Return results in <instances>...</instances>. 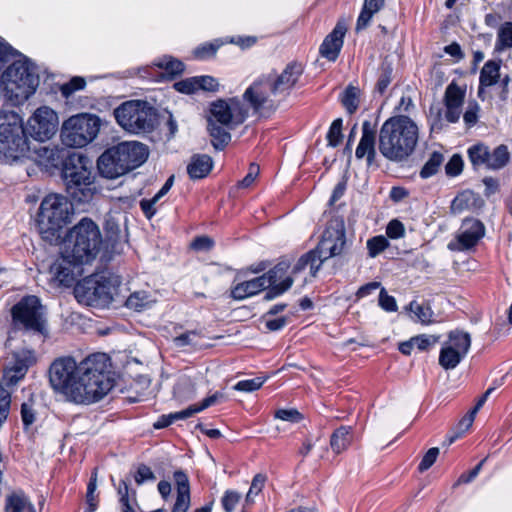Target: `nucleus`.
Returning <instances> with one entry per match:
<instances>
[{"instance_id": "1", "label": "nucleus", "mask_w": 512, "mask_h": 512, "mask_svg": "<svg viewBox=\"0 0 512 512\" xmlns=\"http://www.w3.org/2000/svg\"><path fill=\"white\" fill-rule=\"evenodd\" d=\"M109 367V358L104 353L92 354L79 364L71 357H62L51 364L49 382L66 400L89 405L101 400L113 388Z\"/></svg>"}, {"instance_id": "2", "label": "nucleus", "mask_w": 512, "mask_h": 512, "mask_svg": "<svg viewBox=\"0 0 512 512\" xmlns=\"http://www.w3.org/2000/svg\"><path fill=\"white\" fill-rule=\"evenodd\" d=\"M419 141V127L405 115L388 118L378 135V149L384 158L392 162H403L415 151Z\"/></svg>"}, {"instance_id": "3", "label": "nucleus", "mask_w": 512, "mask_h": 512, "mask_svg": "<svg viewBox=\"0 0 512 512\" xmlns=\"http://www.w3.org/2000/svg\"><path fill=\"white\" fill-rule=\"evenodd\" d=\"M93 165L91 160L79 152H69L62 161L61 178L70 199L83 204L95 193Z\"/></svg>"}, {"instance_id": "4", "label": "nucleus", "mask_w": 512, "mask_h": 512, "mask_svg": "<svg viewBox=\"0 0 512 512\" xmlns=\"http://www.w3.org/2000/svg\"><path fill=\"white\" fill-rule=\"evenodd\" d=\"M346 245L345 223L341 218L331 219L322 234V238L315 249L303 254L292 269L297 274L308 266L312 276H316L324 261L341 255Z\"/></svg>"}, {"instance_id": "5", "label": "nucleus", "mask_w": 512, "mask_h": 512, "mask_svg": "<svg viewBox=\"0 0 512 512\" xmlns=\"http://www.w3.org/2000/svg\"><path fill=\"white\" fill-rule=\"evenodd\" d=\"M101 244L99 227L91 219L83 218L65 235L63 249L77 261L88 264L96 258Z\"/></svg>"}, {"instance_id": "6", "label": "nucleus", "mask_w": 512, "mask_h": 512, "mask_svg": "<svg viewBox=\"0 0 512 512\" xmlns=\"http://www.w3.org/2000/svg\"><path fill=\"white\" fill-rule=\"evenodd\" d=\"M71 204L66 197L51 194L40 204L37 225L41 237L56 242L61 237L62 228L69 222Z\"/></svg>"}, {"instance_id": "7", "label": "nucleus", "mask_w": 512, "mask_h": 512, "mask_svg": "<svg viewBox=\"0 0 512 512\" xmlns=\"http://www.w3.org/2000/svg\"><path fill=\"white\" fill-rule=\"evenodd\" d=\"M117 123L133 134L152 132L158 123L157 110L148 102L130 100L114 110Z\"/></svg>"}, {"instance_id": "8", "label": "nucleus", "mask_w": 512, "mask_h": 512, "mask_svg": "<svg viewBox=\"0 0 512 512\" xmlns=\"http://www.w3.org/2000/svg\"><path fill=\"white\" fill-rule=\"evenodd\" d=\"M29 151L22 118L15 112H0V153L18 159Z\"/></svg>"}, {"instance_id": "9", "label": "nucleus", "mask_w": 512, "mask_h": 512, "mask_svg": "<svg viewBox=\"0 0 512 512\" xmlns=\"http://www.w3.org/2000/svg\"><path fill=\"white\" fill-rule=\"evenodd\" d=\"M100 118L92 114H77L67 119L61 127V141L67 147H84L97 136Z\"/></svg>"}, {"instance_id": "10", "label": "nucleus", "mask_w": 512, "mask_h": 512, "mask_svg": "<svg viewBox=\"0 0 512 512\" xmlns=\"http://www.w3.org/2000/svg\"><path fill=\"white\" fill-rule=\"evenodd\" d=\"M6 89L22 98L32 95L39 85L36 67L28 58L14 61L2 74Z\"/></svg>"}, {"instance_id": "11", "label": "nucleus", "mask_w": 512, "mask_h": 512, "mask_svg": "<svg viewBox=\"0 0 512 512\" xmlns=\"http://www.w3.org/2000/svg\"><path fill=\"white\" fill-rule=\"evenodd\" d=\"M243 101L248 110L250 108L254 114L266 117L276 111L281 99L274 94L269 77L262 75L245 90Z\"/></svg>"}, {"instance_id": "12", "label": "nucleus", "mask_w": 512, "mask_h": 512, "mask_svg": "<svg viewBox=\"0 0 512 512\" xmlns=\"http://www.w3.org/2000/svg\"><path fill=\"white\" fill-rule=\"evenodd\" d=\"M74 296L80 304L91 307H105L113 299L110 282L101 275H91L77 282Z\"/></svg>"}, {"instance_id": "13", "label": "nucleus", "mask_w": 512, "mask_h": 512, "mask_svg": "<svg viewBox=\"0 0 512 512\" xmlns=\"http://www.w3.org/2000/svg\"><path fill=\"white\" fill-rule=\"evenodd\" d=\"M14 323L22 325L26 330L43 333L45 319L43 306L38 297L28 295L23 297L11 309Z\"/></svg>"}, {"instance_id": "14", "label": "nucleus", "mask_w": 512, "mask_h": 512, "mask_svg": "<svg viewBox=\"0 0 512 512\" xmlns=\"http://www.w3.org/2000/svg\"><path fill=\"white\" fill-rule=\"evenodd\" d=\"M58 116L47 106L38 108L27 122L25 129L37 141L49 140L57 131Z\"/></svg>"}, {"instance_id": "15", "label": "nucleus", "mask_w": 512, "mask_h": 512, "mask_svg": "<svg viewBox=\"0 0 512 512\" xmlns=\"http://www.w3.org/2000/svg\"><path fill=\"white\" fill-rule=\"evenodd\" d=\"M211 117L215 123L223 126L241 124L248 117V109L238 98H231L229 101L219 99L211 104Z\"/></svg>"}, {"instance_id": "16", "label": "nucleus", "mask_w": 512, "mask_h": 512, "mask_svg": "<svg viewBox=\"0 0 512 512\" xmlns=\"http://www.w3.org/2000/svg\"><path fill=\"white\" fill-rule=\"evenodd\" d=\"M84 264L86 263L77 261L63 249L60 257L51 265L50 272L61 285L70 287L82 275Z\"/></svg>"}, {"instance_id": "17", "label": "nucleus", "mask_w": 512, "mask_h": 512, "mask_svg": "<svg viewBox=\"0 0 512 512\" xmlns=\"http://www.w3.org/2000/svg\"><path fill=\"white\" fill-rule=\"evenodd\" d=\"M303 71L304 68L302 64L293 61L287 64L280 74H268L265 76L269 77V83L272 86L274 94H276L282 101L296 86L301 75L303 74Z\"/></svg>"}, {"instance_id": "18", "label": "nucleus", "mask_w": 512, "mask_h": 512, "mask_svg": "<svg viewBox=\"0 0 512 512\" xmlns=\"http://www.w3.org/2000/svg\"><path fill=\"white\" fill-rule=\"evenodd\" d=\"M484 234L485 226L480 220L465 218L456 235V243H450L448 247L450 250H469L477 245Z\"/></svg>"}, {"instance_id": "19", "label": "nucleus", "mask_w": 512, "mask_h": 512, "mask_svg": "<svg viewBox=\"0 0 512 512\" xmlns=\"http://www.w3.org/2000/svg\"><path fill=\"white\" fill-rule=\"evenodd\" d=\"M117 147L126 173L141 166L149 155L147 146L137 141L121 142Z\"/></svg>"}, {"instance_id": "20", "label": "nucleus", "mask_w": 512, "mask_h": 512, "mask_svg": "<svg viewBox=\"0 0 512 512\" xmlns=\"http://www.w3.org/2000/svg\"><path fill=\"white\" fill-rule=\"evenodd\" d=\"M121 161V155L117 145L112 146L105 150L98 158V171L105 178L116 179L126 174L125 168L123 167V163Z\"/></svg>"}, {"instance_id": "21", "label": "nucleus", "mask_w": 512, "mask_h": 512, "mask_svg": "<svg viewBox=\"0 0 512 512\" xmlns=\"http://www.w3.org/2000/svg\"><path fill=\"white\" fill-rule=\"evenodd\" d=\"M357 159L366 157L367 164H373L376 158V130L368 120L362 124V135L355 151Z\"/></svg>"}, {"instance_id": "22", "label": "nucleus", "mask_w": 512, "mask_h": 512, "mask_svg": "<svg viewBox=\"0 0 512 512\" xmlns=\"http://www.w3.org/2000/svg\"><path fill=\"white\" fill-rule=\"evenodd\" d=\"M346 31L345 23L338 21L332 32L325 37L320 46L319 52L322 57L329 61H335L338 58Z\"/></svg>"}, {"instance_id": "23", "label": "nucleus", "mask_w": 512, "mask_h": 512, "mask_svg": "<svg viewBox=\"0 0 512 512\" xmlns=\"http://www.w3.org/2000/svg\"><path fill=\"white\" fill-rule=\"evenodd\" d=\"M267 286H269V281L261 275L233 286L231 289V297L235 300H243L258 294L266 289Z\"/></svg>"}, {"instance_id": "24", "label": "nucleus", "mask_w": 512, "mask_h": 512, "mask_svg": "<svg viewBox=\"0 0 512 512\" xmlns=\"http://www.w3.org/2000/svg\"><path fill=\"white\" fill-rule=\"evenodd\" d=\"M213 167V160L207 154H194L187 165V173L193 180L206 177Z\"/></svg>"}, {"instance_id": "25", "label": "nucleus", "mask_w": 512, "mask_h": 512, "mask_svg": "<svg viewBox=\"0 0 512 512\" xmlns=\"http://www.w3.org/2000/svg\"><path fill=\"white\" fill-rule=\"evenodd\" d=\"M501 61L489 60L480 71L478 96L484 98V88L496 84L500 79Z\"/></svg>"}, {"instance_id": "26", "label": "nucleus", "mask_w": 512, "mask_h": 512, "mask_svg": "<svg viewBox=\"0 0 512 512\" xmlns=\"http://www.w3.org/2000/svg\"><path fill=\"white\" fill-rule=\"evenodd\" d=\"M4 512H36V509L23 491H16L6 496Z\"/></svg>"}, {"instance_id": "27", "label": "nucleus", "mask_w": 512, "mask_h": 512, "mask_svg": "<svg viewBox=\"0 0 512 512\" xmlns=\"http://www.w3.org/2000/svg\"><path fill=\"white\" fill-rule=\"evenodd\" d=\"M352 442V427L340 426L330 437V446L334 453L340 454L345 451Z\"/></svg>"}, {"instance_id": "28", "label": "nucleus", "mask_w": 512, "mask_h": 512, "mask_svg": "<svg viewBox=\"0 0 512 512\" xmlns=\"http://www.w3.org/2000/svg\"><path fill=\"white\" fill-rule=\"evenodd\" d=\"M384 4L385 0H364L362 10L357 19L356 30L365 29L372 17L384 7Z\"/></svg>"}, {"instance_id": "29", "label": "nucleus", "mask_w": 512, "mask_h": 512, "mask_svg": "<svg viewBox=\"0 0 512 512\" xmlns=\"http://www.w3.org/2000/svg\"><path fill=\"white\" fill-rule=\"evenodd\" d=\"M226 126L217 124L213 119H208V131L212 138L211 143L216 150H223L231 140L230 133Z\"/></svg>"}, {"instance_id": "30", "label": "nucleus", "mask_w": 512, "mask_h": 512, "mask_svg": "<svg viewBox=\"0 0 512 512\" xmlns=\"http://www.w3.org/2000/svg\"><path fill=\"white\" fill-rule=\"evenodd\" d=\"M445 344L466 356L471 346V338L467 332L454 330L449 333L448 340Z\"/></svg>"}, {"instance_id": "31", "label": "nucleus", "mask_w": 512, "mask_h": 512, "mask_svg": "<svg viewBox=\"0 0 512 512\" xmlns=\"http://www.w3.org/2000/svg\"><path fill=\"white\" fill-rule=\"evenodd\" d=\"M393 79V65L385 59L379 68L378 79L374 92L383 95Z\"/></svg>"}, {"instance_id": "32", "label": "nucleus", "mask_w": 512, "mask_h": 512, "mask_svg": "<svg viewBox=\"0 0 512 512\" xmlns=\"http://www.w3.org/2000/svg\"><path fill=\"white\" fill-rule=\"evenodd\" d=\"M467 154L473 167L485 166L488 169V146L483 143L474 144L468 148Z\"/></svg>"}, {"instance_id": "33", "label": "nucleus", "mask_w": 512, "mask_h": 512, "mask_svg": "<svg viewBox=\"0 0 512 512\" xmlns=\"http://www.w3.org/2000/svg\"><path fill=\"white\" fill-rule=\"evenodd\" d=\"M464 357L465 355L461 354L459 351H455L452 347L444 344L439 354V364L445 370H451L454 369Z\"/></svg>"}, {"instance_id": "34", "label": "nucleus", "mask_w": 512, "mask_h": 512, "mask_svg": "<svg viewBox=\"0 0 512 512\" xmlns=\"http://www.w3.org/2000/svg\"><path fill=\"white\" fill-rule=\"evenodd\" d=\"M341 103L348 114H354L360 103V89L353 85H348L342 94Z\"/></svg>"}, {"instance_id": "35", "label": "nucleus", "mask_w": 512, "mask_h": 512, "mask_svg": "<svg viewBox=\"0 0 512 512\" xmlns=\"http://www.w3.org/2000/svg\"><path fill=\"white\" fill-rule=\"evenodd\" d=\"M509 159L510 154L507 146L499 145L492 152L489 150L488 169H501L508 163Z\"/></svg>"}, {"instance_id": "36", "label": "nucleus", "mask_w": 512, "mask_h": 512, "mask_svg": "<svg viewBox=\"0 0 512 512\" xmlns=\"http://www.w3.org/2000/svg\"><path fill=\"white\" fill-rule=\"evenodd\" d=\"M509 48H512V22L506 21L498 29L495 51L503 52Z\"/></svg>"}, {"instance_id": "37", "label": "nucleus", "mask_w": 512, "mask_h": 512, "mask_svg": "<svg viewBox=\"0 0 512 512\" xmlns=\"http://www.w3.org/2000/svg\"><path fill=\"white\" fill-rule=\"evenodd\" d=\"M465 97V90L455 82L450 83L444 95L445 107H462Z\"/></svg>"}, {"instance_id": "38", "label": "nucleus", "mask_w": 512, "mask_h": 512, "mask_svg": "<svg viewBox=\"0 0 512 512\" xmlns=\"http://www.w3.org/2000/svg\"><path fill=\"white\" fill-rule=\"evenodd\" d=\"M154 303L151 296L145 291H136L132 293L126 300L125 305L129 309L142 311L150 307Z\"/></svg>"}, {"instance_id": "39", "label": "nucleus", "mask_w": 512, "mask_h": 512, "mask_svg": "<svg viewBox=\"0 0 512 512\" xmlns=\"http://www.w3.org/2000/svg\"><path fill=\"white\" fill-rule=\"evenodd\" d=\"M443 161L444 155L441 152L434 151L420 170V177L422 179H427L435 175L443 164Z\"/></svg>"}, {"instance_id": "40", "label": "nucleus", "mask_w": 512, "mask_h": 512, "mask_svg": "<svg viewBox=\"0 0 512 512\" xmlns=\"http://www.w3.org/2000/svg\"><path fill=\"white\" fill-rule=\"evenodd\" d=\"M291 264L288 260H281L278 264H276L272 269H270L266 274H263L268 281L269 286L272 284H278V282H282L287 276V272L290 268Z\"/></svg>"}, {"instance_id": "41", "label": "nucleus", "mask_w": 512, "mask_h": 512, "mask_svg": "<svg viewBox=\"0 0 512 512\" xmlns=\"http://www.w3.org/2000/svg\"><path fill=\"white\" fill-rule=\"evenodd\" d=\"M191 417V412L188 410V408L170 413L168 415H162L159 417V419L153 424V427L155 429H163L174 423L178 420H184Z\"/></svg>"}, {"instance_id": "42", "label": "nucleus", "mask_w": 512, "mask_h": 512, "mask_svg": "<svg viewBox=\"0 0 512 512\" xmlns=\"http://www.w3.org/2000/svg\"><path fill=\"white\" fill-rule=\"evenodd\" d=\"M389 246L388 240L382 236H374L367 241V249L370 257L374 258Z\"/></svg>"}, {"instance_id": "43", "label": "nucleus", "mask_w": 512, "mask_h": 512, "mask_svg": "<svg viewBox=\"0 0 512 512\" xmlns=\"http://www.w3.org/2000/svg\"><path fill=\"white\" fill-rule=\"evenodd\" d=\"M342 124L343 120L341 118L335 119L327 133V141L328 145L331 147H337L342 140Z\"/></svg>"}, {"instance_id": "44", "label": "nucleus", "mask_w": 512, "mask_h": 512, "mask_svg": "<svg viewBox=\"0 0 512 512\" xmlns=\"http://www.w3.org/2000/svg\"><path fill=\"white\" fill-rule=\"evenodd\" d=\"M293 282L294 280L292 277H286L282 282L278 284H272L270 286H267L266 288H268V291L265 294L264 298L266 300H271L277 296H280L281 294L290 289Z\"/></svg>"}, {"instance_id": "45", "label": "nucleus", "mask_w": 512, "mask_h": 512, "mask_svg": "<svg viewBox=\"0 0 512 512\" xmlns=\"http://www.w3.org/2000/svg\"><path fill=\"white\" fill-rule=\"evenodd\" d=\"M223 398H224V394L223 393L215 392L214 394H212V395L206 397L205 399H203L200 404L190 405L188 407V410L191 412V417L194 414H196L198 412H201V411L205 410L206 408L214 405L215 403H217L218 401H220Z\"/></svg>"}, {"instance_id": "46", "label": "nucleus", "mask_w": 512, "mask_h": 512, "mask_svg": "<svg viewBox=\"0 0 512 512\" xmlns=\"http://www.w3.org/2000/svg\"><path fill=\"white\" fill-rule=\"evenodd\" d=\"M242 498L241 493L234 490L225 491L221 504L225 512H233Z\"/></svg>"}, {"instance_id": "47", "label": "nucleus", "mask_w": 512, "mask_h": 512, "mask_svg": "<svg viewBox=\"0 0 512 512\" xmlns=\"http://www.w3.org/2000/svg\"><path fill=\"white\" fill-rule=\"evenodd\" d=\"M11 404V395L9 391L0 384V425L7 420Z\"/></svg>"}, {"instance_id": "48", "label": "nucleus", "mask_w": 512, "mask_h": 512, "mask_svg": "<svg viewBox=\"0 0 512 512\" xmlns=\"http://www.w3.org/2000/svg\"><path fill=\"white\" fill-rule=\"evenodd\" d=\"M464 162L460 154H454L445 165V173L448 177H456L463 171Z\"/></svg>"}, {"instance_id": "49", "label": "nucleus", "mask_w": 512, "mask_h": 512, "mask_svg": "<svg viewBox=\"0 0 512 512\" xmlns=\"http://www.w3.org/2000/svg\"><path fill=\"white\" fill-rule=\"evenodd\" d=\"M409 309L415 314L417 319L422 323H429L433 312L428 305H421L416 301H412L409 304Z\"/></svg>"}, {"instance_id": "50", "label": "nucleus", "mask_w": 512, "mask_h": 512, "mask_svg": "<svg viewBox=\"0 0 512 512\" xmlns=\"http://www.w3.org/2000/svg\"><path fill=\"white\" fill-rule=\"evenodd\" d=\"M158 67L163 68L169 75H177L184 71V64L171 57L164 58L156 64Z\"/></svg>"}, {"instance_id": "51", "label": "nucleus", "mask_w": 512, "mask_h": 512, "mask_svg": "<svg viewBox=\"0 0 512 512\" xmlns=\"http://www.w3.org/2000/svg\"><path fill=\"white\" fill-rule=\"evenodd\" d=\"M86 82L82 77H73L69 82L63 84L60 88L62 95L66 98L71 96L74 92L81 90L85 87Z\"/></svg>"}, {"instance_id": "52", "label": "nucleus", "mask_w": 512, "mask_h": 512, "mask_svg": "<svg viewBox=\"0 0 512 512\" xmlns=\"http://www.w3.org/2000/svg\"><path fill=\"white\" fill-rule=\"evenodd\" d=\"M265 382V378L256 377L253 379L241 380L235 384L234 389L242 392H253L258 390Z\"/></svg>"}, {"instance_id": "53", "label": "nucleus", "mask_w": 512, "mask_h": 512, "mask_svg": "<svg viewBox=\"0 0 512 512\" xmlns=\"http://www.w3.org/2000/svg\"><path fill=\"white\" fill-rule=\"evenodd\" d=\"M198 76L196 77H191V78H187L185 80H182V81H179V82H176L174 84V88L178 91V92H181V93H184V94H192L196 91H198Z\"/></svg>"}, {"instance_id": "54", "label": "nucleus", "mask_w": 512, "mask_h": 512, "mask_svg": "<svg viewBox=\"0 0 512 512\" xmlns=\"http://www.w3.org/2000/svg\"><path fill=\"white\" fill-rule=\"evenodd\" d=\"M173 476L177 486V494L190 495V484L187 474L182 470H177Z\"/></svg>"}, {"instance_id": "55", "label": "nucleus", "mask_w": 512, "mask_h": 512, "mask_svg": "<svg viewBox=\"0 0 512 512\" xmlns=\"http://www.w3.org/2000/svg\"><path fill=\"white\" fill-rule=\"evenodd\" d=\"M379 306L387 312H396L398 309L395 298L393 296L388 295L385 288H381L380 290Z\"/></svg>"}, {"instance_id": "56", "label": "nucleus", "mask_w": 512, "mask_h": 512, "mask_svg": "<svg viewBox=\"0 0 512 512\" xmlns=\"http://www.w3.org/2000/svg\"><path fill=\"white\" fill-rule=\"evenodd\" d=\"M386 234L391 239L404 237L405 228L403 223L397 219L391 220L386 227Z\"/></svg>"}, {"instance_id": "57", "label": "nucleus", "mask_w": 512, "mask_h": 512, "mask_svg": "<svg viewBox=\"0 0 512 512\" xmlns=\"http://www.w3.org/2000/svg\"><path fill=\"white\" fill-rule=\"evenodd\" d=\"M438 341V337L435 336H427V335H419L412 337V343H414L415 347L419 351H427L430 347H432Z\"/></svg>"}, {"instance_id": "58", "label": "nucleus", "mask_w": 512, "mask_h": 512, "mask_svg": "<svg viewBox=\"0 0 512 512\" xmlns=\"http://www.w3.org/2000/svg\"><path fill=\"white\" fill-rule=\"evenodd\" d=\"M438 455H439V449L437 447L430 448L423 456V458L418 466V470L420 472H424V471L428 470L435 463Z\"/></svg>"}, {"instance_id": "59", "label": "nucleus", "mask_w": 512, "mask_h": 512, "mask_svg": "<svg viewBox=\"0 0 512 512\" xmlns=\"http://www.w3.org/2000/svg\"><path fill=\"white\" fill-rule=\"evenodd\" d=\"M275 417L291 423H298L303 418L301 413L296 409H279L276 411Z\"/></svg>"}, {"instance_id": "60", "label": "nucleus", "mask_w": 512, "mask_h": 512, "mask_svg": "<svg viewBox=\"0 0 512 512\" xmlns=\"http://www.w3.org/2000/svg\"><path fill=\"white\" fill-rule=\"evenodd\" d=\"M36 419L35 411L31 404L23 403L21 405V420L24 426V429H28Z\"/></svg>"}, {"instance_id": "61", "label": "nucleus", "mask_w": 512, "mask_h": 512, "mask_svg": "<svg viewBox=\"0 0 512 512\" xmlns=\"http://www.w3.org/2000/svg\"><path fill=\"white\" fill-rule=\"evenodd\" d=\"M266 477L261 474H257L254 476L250 489L246 495V502H252V496L257 495L264 487Z\"/></svg>"}, {"instance_id": "62", "label": "nucleus", "mask_w": 512, "mask_h": 512, "mask_svg": "<svg viewBox=\"0 0 512 512\" xmlns=\"http://www.w3.org/2000/svg\"><path fill=\"white\" fill-rule=\"evenodd\" d=\"M260 168L259 165L256 163H251L249 165L248 173L247 175L238 183V186L241 188H248L250 187L253 182L256 180L257 176L259 175Z\"/></svg>"}, {"instance_id": "63", "label": "nucleus", "mask_w": 512, "mask_h": 512, "mask_svg": "<svg viewBox=\"0 0 512 512\" xmlns=\"http://www.w3.org/2000/svg\"><path fill=\"white\" fill-rule=\"evenodd\" d=\"M198 89L199 90H204V91H208V92H215L218 90L219 88V83L218 81L212 77V76H208V75H205V76H198Z\"/></svg>"}, {"instance_id": "64", "label": "nucleus", "mask_w": 512, "mask_h": 512, "mask_svg": "<svg viewBox=\"0 0 512 512\" xmlns=\"http://www.w3.org/2000/svg\"><path fill=\"white\" fill-rule=\"evenodd\" d=\"M213 246L214 241L208 236H198L191 243V248L197 251H208Z\"/></svg>"}]
</instances>
